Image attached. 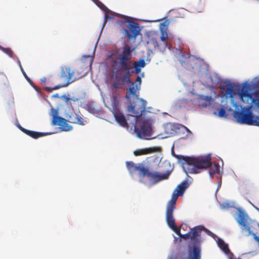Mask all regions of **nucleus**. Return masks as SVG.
I'll return each instance as SVG.
<instances>
[{
    "instance_id": "1",
    "label": "nucleus",
    "mask_w": 259,
    "mask_h": 259,
    "mask_svg": "<svg viewBox=\"0 0 259 259\" xmlns=\"http://www.w3.org/2000/svg\"><path fill=\"white\" fill-rule=\"evenodd\" d=\"M172 155L178 159L184 170L187 174H197L201 171L202 169L209 168V174L211 178H213L215 174H220V166L219 163L211 162V157L209 155L206 157H191L184 156L181 155L176 154L174 151Z\"/></svg>"
},
{
    "instance_id": "2",
    "label": "nucleus",
    "mask_w": 259,
    "mask_h": 259,
    "mask_svg": "<svg viewBox=\"0 0 259 259\" xmlns=\"http://www.w3.org/2000/svg\"><path fill=\"white\" fill-rule=\"evenodd\" d=\"M132 51L131 47L126 45L121 48L116 56L112 57L111 65L116 73L121 74L123 71H125V73L121 77V86L123 84L135 85V83L130 79Z\"/></svg>"
},
{
    "instance_id": "3",
    "label": "nucleus",
    "mask_w": 259,
    "mask_h": 259,
    "mask_svg": "<svg viewBox=\"0 0 259 259\" xmlns=\"http://www.w3.org/2000/svg\"><path fill=\"white\" fill-rule=\"evenodd\" d=\"M125 98L130 103V105L128 106L127 119L129 120V117H134L135 121L136 120L138 117L141 116L146 107L147 101L143 99H140L139 95L137 94L135 87L133 85L127 91Z\"/></svg>"
},
{
    "instance_id": "4",
    "label": "nucleus",
    "mask_w": 259,
    "mask_h": 259,
    "mask_svg": "<svg viewBox=\"0 0 259 259\" xmlns=\"http://www.w3.org/2000/svg\"><path fill=\"white\" fill-rule=\"evenodd\" d=\"M52 124L53 125L60 126L63 131H70L72 129V126L67 123V121L72 123L84 125V119L79 115L76 114L73 111L68 112L66 113L65 119L58 116V111L52 109Z\"/></svg>"
},
{
    "instance_id": "5",
    "label": "nucleus",
    "mask_w": 259,
    "mask_h": 259,
    "mask_svg": "<svg viewBox=\"0 0 259 259\" xmlns=\"http://www.w3.org/2000/svg\"><path fill=\"white\" fill-rule=\"evenodd\" d=\"M122 19L119 21L120 24H125L128 30L123 28V32L129 39H135L141 31L139 24L133 21L130 20V17L122 16Z\"/></svg>"
},
{
    "instance_id": "6",
    "label": "nucleus",
    "mask_w": 259,
    "mask_h": 259,
    "mask_svg": "<svg viewBox=\"0 0 259 259\" xmlns=\"http://www.w3.org/2000/svg\"><path fill=\"white\" fill-rule=\"evenodd\" d=\"M168 34L166 31L161 29L160 33L158 32H150L148 35V43L151 44L154 48L165 49L167 45L166 39Z\"/></svg>"
},
{
    "instance_id": "7",
    "label": "nucleus",
    "mask_w": 259,
    "mask_h": 259,
    "mask_svg": "<svg viewBox=\"0 0 259 259\" xmlns=\"http://www.w3.org/2000/svg\"><path fill=\"white\" fill-rule=\"evenodd\" d=\"M74 71H72L69 67L65 66L61 68L60 80H63V82L60 84L55 86L53 88L45 87V90L51 92L53 90H58L63 87H65L71 83L73 80H71Z\"/></svg>"
},
{
    "instance_id": "8",
    "label": "nucleus",
    "mask_w": 259,
    "mask_h": 259,
    "mask_svg": "<svg viewBox=\"0 0 259 259\" xmlns=\"http://www.w3.org/2000/svg\"><path fill=\"white\" fill-rule=\"evenodd\" d=\"M134 118V117H133ZM138 117L136 121L134 120L132 124L134 125V130L138 137L142 139H147V137L149 136L151 132V127L146 122H143L141 124L139 125L137 124Z\"/></svg>"
},
{
    "instance_id": "9",
    "label": "nucleus",
    "mask_w": 259,
    "mask_h": 259,
    "mask_svg": "<svg viewBox=\"0 0 259 259\" xmlns=\"http://www.w3.org/2000/svg\"><path fill=\"white\" fill-rule=\"evenodd\" d=\"M237 122L248 125H254L255 116L248 110L236 112L234 115Z\"/></svg>"
},
{
    "instance_id": "10",
    "label": "nucleus",
    "mask_w": 259,
    "mask_h": 259,
    "mask_svg": "<svg viewBox=\"0 0 259 259\" xmlns=\"http://www.w3.org/2000/svg\"><path fill=\"white\" fill-rule=\"evenodd\" d=\"M237 210L238 211V216L237 221L239 225L243 227L242 231H246L247 233V235L249 236L251 233V231L249 226L246 224L249 217L247 213L241 208L238 207L237 208Z\"/></svg>"
},
{
    "instance_id": "11",
    "label": "nucleus",
    "mask_w": 259,
    "mask_h": 259,
    "mask_svg": "<svg viewBox=\"0 0 259 259\" xmlns=\"http://www.w3.org/2000/svg\"><path fill=\"white\" fill-rule=\"evenodd\" d=\"M171 170L167 169L164 174H160L157 171H148L146 177L149 180L153 182L154 184L157 183L162 180L167 179L171 173Z\"/></svg>"
},
{
    "instance_id": "12",
    "label": "nucleus",
    "mask_w": 259,
    "mask_h": 259,
    "mask_svg": "<svg viewBox=\"0 0 259 259\" xmlns=\"http://www.w3.org/2000/svg\"><path fill=\"white\" fill-rule=\"evenodd\" d=\"M202 230L208 231L203 226H197L191 229V240L193 241V244L198 245V244L200 243L199 237L200 236Z\"/></svg>"
},
{
    "instance_id": "13",
    "label": "nucleus",
    "mask_w": 259,
    "mask_h": 259,
    "mask_svg": "<svg viewBox=\"0 0 259 259\" xmlns=\"http://www.w3.org/2000/svg\"><path fill=\"white\" fill-rule=\"evenodd\" d=\"M250 85L247 83L246 82L244 83L241 88V92L240 93V97L242 100H243V98H247L250 99L251 101V103H254L257 105L259 106V97L256 99H253L252 96L249 93V91L250 90Z\"/></svg>"
},
{
    "instance_id": "14",
    "label": "nucleus",
    "mask_w": 259,
    "mask_h": 259,
    "mask_svg": "<svg viewBox=\"0 0 259 259\" xmlns=\"http://www.w3.org/2000/svg\"><path fill=\"white\" fill-rule=\"evenodd\" d=\"M17 126L22 132L33 139H37L46 135L44 133L35 132L25 129L22 127L20 124Z\"/></svg>"
},
{
    "instance_id": "15",
    "label": "nucleus",
    "mask_w": 259,
    "mask_h": 259,
    "mask_svg": "<svg viewBox=\"0 0 259 259\" xmlns=\"http://www.w3.org/2000/svg\"><path fill=\"white\" fill-rule=\"evenodd\" d=\"M114 117L116 122L123 127H128V124L124 115L119 111H117L114 113Z\"/></svg>"
},
{
    "instance_id": "16",
    "label": "nucleus",
    "mask_w": 259,
    "mask_h": 259,
    "mask_svg": "<svg viewBox=\"0 0 259 259\" xmlns=\"http://www.w3.org/2000/svg\"><path fill=\"white\" fill-rule=\"evenodd\" d=\"M176 208H166V221L168 227H170L175 225V219H174L173 212Z\"/></svg>"
},
{
    "instance_id": "17",
    "label": "nucleus",
    "mask_w": 259,
    "mask_h": 259,
    "mask_svg": "<svg viewBox=\"0 0 259 259\" xmlns=\"http://www.w3.org/2000/svg\"><path fill=\"white\" fill-rule=\"evenodd\" d=\"M211 97L199 95L198 97V105L202 107H206L210 104Z\"/></svg>"
},
{
    "instance_id": "18",
    "label": "nucleus",
    "mask_w": 259,
    "mask_h": 259,
    "mask_svg": "<svg viewBox=\"0 0 259 259\" xmlns=\"http://www.w3.org/2000/svg\"><path fill=\"white\" fill-rule=\"evenodd\" d=\"M189 183L187 181H184L182 182L180 184L178 185L176 187V189L174 190L177 193H178L179 195L182 196L186 189L188 187Z\"/></svg>"
},
{
    "instance_id": "19",
    "label": "nucleus",
    "mask_w": 259,
    "mask_h": 259,
    "mask_svg": "<svg viewBox=\"0 0 259 259\" xmlns=\"http://www.w3.org/2000/svg\"><path fill=\"white\" fill-rule=\"evenodd\" d=\"M85 109L93 114L99 113V109L94 102H89L85 106Z\"/></svg>"
},
{
    "instance_id": "20",
    "label": "nucleus",
    "mask_w": 259,
    "mask_h": 259,
    "mask_svg": "<svg viewBox=\"0 0 259 259\" xmlns=\"http://www.w3.org/2000/svg\"><path fill=\"white\" fill-rule=\"evenodd\" d=\"M136 171H138V175L140 177L144 178L147 176L149 170L143 164L138 163Z\"/></svg>"
},
{
    "instance_id": "21",
    "label": "nucleus",
    "mask_w": 259,
    "mask_h": 259,
    "mask_svg": "<svg viewBox=\"0 0 259 259\" xmlns=\"http://www.w3.org/2000/svg\"><path fill=\"white\" fill-rule=\"evenodd\" d=\"M218 244L219 247L226 253L228 254L229 253H231L232 256H233V254L230 252V250L229 248L228 245L226 244L223 240L222 239L219 238L218 241Z\"/></svg>"
},
{
    "instance_id": "22",
    "label": "nucleus",
    "mask_w": 259,
    "mask_h": 259,
    "mask_svg": "<svg viewBox=\"0 0 259 259\" xmlns=\"http://www.w3.org/2000/svg\"><path fill=\"white\" fill-rule=\"evenodd\" d=\"M156 148H145L142 149L137 150L134 151V153L136 156H139L142 155H145L150 153H152L154 151H155V149Z\"/></svg>"
},
{
    "instance_id": "23",
    "label": "nucleus",
    "mask_w": 259,
    "mask_h": 259,
    "mask_svg": "<svg viewBox=\"0 0 259 259\" xmlns=\"http://www.w3.org/2000/svg\"><path fill=\"white\" fill-rule=\"evenodd\" d=\"M180 195L174 191L171 199L168 201L167 207L176 208V201Z\"/></svg>"
},
{
    "instance_id": "24",
    "label": "nucleus",
    "mask_w": 259,
    "mask_h": 259,
    "mask_svg": "<svg viewBox=\"0 0 259 259\" xmlns=\"http://www.w3.org/2000/svg\"><path fill=\"white\" fill-rule=\"evenodd\" d=\"M126 165L129 172L131 174H133L136 171L137 169L138 164H136L133 161H127L126 162Z\"/></svg>"
},
{
    "instance_id": "25",
    "label": "nucleus",
    "mask_w": 259,
    "mask_h": 259,
    "mask_svg": "<svg viewBox=\"0 0 259 259\" xmlns=\"http://www.w3.org/2000/svg\"><path fill=\"white\" fill-rule=\"evenodd\" d=\"M121 76H116L115 80L112 83V85L116 89H122L121 87Z\"/></svg>"
},
{
    "instance_id": "26",
    "label": "nucleus",
    "mask_w": 259,
    "mask_h": 259,
    "mask_svg": "<svg viewBox=\"0 0 259 259\" xmlns=\"http://www.w3.org/2000/svg\"><path fill=\"white\" fill-rule=\"evenodd\" d=\"M0 49L8 55H9L10 57H13V52L10 48H5L0 46Z\"/></svg>"
},
{
    "instance_id": "27",
    "label": "nucleus",
    "mask_w": 259,
    "mask_h": 259,
    "mask_svg": "<svg viewBox=\"0 0 259 259\" xmlns=\"http://www.w3.org/2000/svg\"><path fill=\"white\" fill-rule=\"evenodd\" d=\"M18 63H19V66H20V69L22 71V73L23 74V75H24V76L25 77V78H26V79L31 84H32L33 83L32 80L30 79V78L27 76V75L26 74V72L24 71L23 68H22L21 65V63L20 62V61H19L18 62Z\"/></svg>"
},
{
    "instance_id": "28",
    "label": "nucleus",
    "mask_w": 259,
    "mask_h": 259,
    "mask_svg": "<svg viewBox=\"0 0 259 259\" xmlns=\"http://www.w3.org/2000/svg\"><path fill=\"white\" fill-rule=\"evenodd\" d=\"M234 93V90L233 89L232 87L230 84H229L227 88L225 95L226 96L229 95L230 97H233Z\"/></svg>"
},
{
    "instance_id": "29",
    "label": "nucleus",
    "mask_w": 259,
    "mask_h": 259,
    "mask_svg": "<svg viewBox=\"0 0 259 259\" xmlns=\"http://www.w3.org/2000/svg\"><path fill=\"white\" fill-rule=\"evenodd\" d=\"M218 115L220 117H226L227 115L226 114V108L221 107L219 109Z\"/></svg>"
},
{
    "instance_id": "30",
    "label": "nucleus",
    "mask_w": 259,
    "mask_h": 259,
    "mask_svg": "<svg viewBox=\"0 0 259 259\" xmlns=\"http://www.w3.org/2000/svg\"><path fill=\"white\" fill-rule=\"evenodd\" d=\"M132 65H133L134 68H135V70H132L131 71V73H135L136 74H139L140 72H141V68L138 66V65H137V61H134L132 63Z\"/></svg>"
},
{
    "instance_id": "31",
    "label": "nucleus",
    "mask_w": 259,
    "mask_h": 259,
    "mask_svg": "<svg viewBox=\"0 0 259 259\" xmlns=\"http://www.w3.org/2000/svg\"><path fill=\"white\" fill-rule=\"evenodd\" d=\"M169 228L177 234L178 235L179 237L181 236V230H180V228L177 227L175 225H173V226H171L170 227H169Z\"/></svg>"
},
{
    "instance_id": "32",
    "label": "nucleus",
    "mask_w": 259,
    "mask_h": 259,
    "mask_svg": "<svg viewBox=\"0 0 259 259\" xmlns=\"http://www.w3.org/2000/svg\"><path fill=\"white\" fill-rule=\"evenodd\" d=\"M137 65L141 68H144L146 65V63L144 59H140L138 62L137 61Z\"/></svg>"
},
{
    "instance_id": "33",
    "label": "nucleus",
    "mask_w": 259,
    "mask_h": 259,
    "mask_svg": "<svg viewBox=\"0 0 259 259\" xmlns=\"http://www.w3.org/2000/svg\"><path fill=\"white\" fill-rule=\"evenodd\" d=\"M180 237L183 239H184L185 240L188 239H190L191 240V235L190 231H189V232H188L187 233H186L184 235L181 234Z\"/></svg>"
},
{
    "instance_id": "34",
    "label": "nucleus",
    "mask_w": 259,
    "mask_h": 259,
    "mask_svg": "<svg viewBox=\"0 0 259 259\" xmlns=\"http://www.w3.org/2000/svg\"><path fill=\"white\" fill-rule=\"evenodd\" d=\"M232 206L229 202H224L221 204V207L224 209H228L231 207Z\"/></svg>"
},
{
    "instance_id": "35",
    "label": "nucleus",
    "mask_w": 259,
    "mask_h": 259,
    "mask_svg": "<svg viewBox=\"0 0 259 259\" xmlns=\"http://www.w3.org/2000/svg\"><path fill=\"white\" fill-rule=\"evenodd\" d=\"M136 82H138V84H136L135 85V87L136 88L137 90H139L140 88H138V85L139 86H140L141 84V82H142V79H141V78L140 76H137V77L136 78Z\"/></svg>"
},
{
    "instance_id": "36",
    "label": "nucleus",
    "mask_w": 259,
    "mask_h": 259,
    "mask_svg": "<svg viewBox=\"0 0 259 259\" xmlns=\"http://www.w3.org/2000/svg\"><path fill=\"white\" fill-rule=\"evenodd\" d=\"M110 18V17L108 15L107 13H105V17H104V21L103 23V28L105 26V24L107 23L108 19Z\"/></svg>"
},
{
    "instance_id": "37",
    "label": "nucleus",
    "mask_w": 259,
    "mask_h": 259,
    "mask_svg": "<svg viewBox=\"0 0 259 259\" xmlns=\"http://www.w3.org/2000/svg\"><path fill=\"white\" fill-rule=\"evenodd\" d=\"M254 125L255 126H259V117L257 116H255V121L254 122Z\"/></svg>"
},
{
    "instance_id": "38",
    "label": "nucleus",
    "mask_w": 259,
    "mask_h": 259,
    "mask_svg": "<svg viewBox=\"0 0 259 259\" xmlns=\"http://www.w3.org/2000/svg\"><path fill=\"white\" fill-rule=\"evenodd\" d=\"M168 24H169V21L168 20H165L162 23L160 24L161 25L163 26V27H167Z\"/></svg>"
},
{
    "instance_id": "39",
    "label": "nucleus",
    "mask_w": 259,
    "mask_h": 259,
    "mask_svg": "<svg viewBox=\"0 0 259 259\" xmlns=\"http://www.w3.org/2000/svg\"><path fill=\"white\" fill-rule=\"evenodd\" d=\"M99 7L104 10H108V8L104 5L102 3H100V5H99Z\"/></svg>"
},
{
    "instance_id": "40",
    "label": "nucleus",
    "mask_w": 259,
    "mask_h": 259,
    "mask_svg": "<svg viewBox=\"0 0 259 259\" xmlns=\"http://www.w3.org/2000/svg\"><path fill=\"white\" fill-rule=\"evenodd\" d=\"M182 127H183L184 128H185L186 130V131L188 133H189L191 135L192 134V132L187 127H186L185 126H184V125H182Z\"/></svg>"
},
{
    "instance_id": "41",
    "label": "nucleus",
    "mask_w": 259,
    "mask_h": 259,
    "mask_svg": "<svg viewBox=\"0 0 259 259\" xmlns=\"http://www.w3.org/2000/svg\"><path fill=\"white\" fill-rule=\"evenodd\" d=\"M164 164L165 165V166H168L169 167H170V163L169 162H166L165 161L164 163Z\"/></svg>"
},
{
    "instance_id": "42",
    "label": "nucleus",
    "mask_w": 259,
    "mask_h": 259,
    "mask_svg": "<svg viewBox=\"0 0 259 259\" xmlns=\"http://www.w3.org/2000/svg\"><path fill=\"white\" fill-rule=\"evenodd\" d=\"M220 89H221V90H225V85H221H221H220Z\"/></svg>"
},
{
    "instance_id": "43",
    "label": "nucleus",
    "mask_w": 259,
    "mask_h": 259,
    "mask_svg": "<svg viewBox=\"0 0 259 259\" xmlns=\"http://www.w3.org/2000/svg\"><path fill=\"white\" fill-rule=\"evenodd\" d=\"M41 81L43 82L44 83H46L47 79L46 77H44L41 79Z\"/></svg>"
},
{
    "instance_id": "44",
    "label": "nucleus",
    "mask_w": 259,
    "mask_h": 259,
    "mask_svg": "<svg viewBox=\"0 0 259 259\" xmlns=\"http://www.w3.org/2000/svg\"><path fill=\"white\" fill-rule=\"evenodd\" d=\"M221 184H222V181H221V180H220V181L218 182V187H221Z\"/></svg>"
},
{
    "instance_id": "45",
    "label": "nucleus",
    "mask_w": 259,
    "mask_h": 259,
    "mask_svg": "<svg viewBox=\"0 0 259 259\" xmlns=\"http://www.w3.org/2000/svg\"><path fill=\"white\" fill-rule=\"evenodd\" d=\"M53 96L54 97H57V98H59V95L58 94H56L53 95Z\"/></svg>"
},
{
    "instance_id": "46",
    "label": "nucleus",
    "mask_w": 259,
    "mask_h": 259,
    "mask_svg": "<svg viewBox=\"0 0 259 259\" xmlns=\"http://www.w3.org/2000/svg\"><path fill=\"white\" fill-rule=\"evenodd\" d=\"M66 102L69 101L70 99L68 97H66Z\"/></svg>"
},
{
    "instance_id": "47",
    "label": "nucleus",
    "mask_w": 259,
    "mask_h": 259,
    "mask_svg": "<svg viewBox=\"0 0 259 259\" xmlns=\"http://www.w3.org/2000/svg\"><path fill=\"white\" fill-rule=\"evenodd\" d=\"M258 242H259V238H258Z\"/></svg>"
},
{
    "instance_id": "48",
    "label": "nucleus",
    "mask_w": 259,
    "mask_h": 259,
    "mask_svg": "<svg viewBox=\"0 0 259 259\" xmlns=\"http://www.w3.org/2000/svg\"><path fill=\"white\" fill-rule=\"evenodd\" d=\"M238 259H241V258H238Z\"/></svg>"
}]
</instances>
